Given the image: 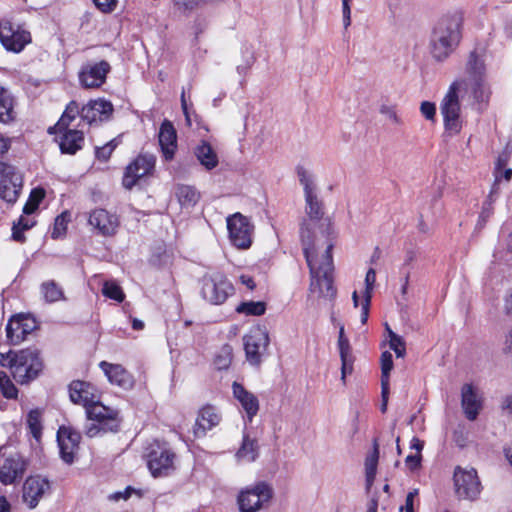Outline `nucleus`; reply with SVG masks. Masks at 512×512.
<instances>
[{
	"label": "nucleus",
	"instance_id": "obj_1",
	"mask_svg": "<svg viewBox=\"0 0 512 512\" xmlns=\"http://www.w3.org/2000/svg\"><path fill=\"white\" fill-rule=\"evenodd\" d=\"M296 171L304 190L305 212L312 222L303 223L301 227L303 251L311 275L310 290L318 292L321 297L333 299L336 296L332 258L334 230L328 219L318 225L317 232L314 230V222L321 221L323 216V205L317 195L315 177L303 166H298Z\"/></svg>",
	"mask_w": 512,
	"mask_h": 512
},
{
	"label": "nucleus",
	"instance_id": "obj_2",
	"mask_svg": "<svg viewBox=\"0 0 512 512\" xmlns=\"http://www.w3.org/2000/svg\"><path fill=\"white\" fill-rule=\"evenodd\" d=\"M485 49H473L466 60L464 75L455 79L440 103L445 133L458 135L463 128L460 94L467 95L473 108L484 112L490 102L492 89L487 78Z\"/></svg>",
	"mask_w": 512,
	"mask_h": 512
},
{
	"label": "nucleus",
	"instance_id": "obj_3",
	"mask_svg": "<svg viewBox=\"0 0 512 512\" xmlns=\"http://www.w3.org/2000/svg\"><path fill=\"white\" fill-rule=\"evenodd\" d=\"M69 397L73 403L82 405L86 410L87 419L91 422L86 426L88 437L119 430L121 419L118 410L99 402L96 389L90 383L80 380L71 382Z\"/></svg>",
	"mask_w": 512,
	"mask_h": 512
},
{
	"label": "nucleus",
	"instance_id": "obj_4",
	"mask_svg": "<svg viewBox=\"0 0 512 512\" xmlns=\"http://www.w3.org/2000/svg\"><path fill=\"white\" fill-rule=\"evenodd\" d=\"M464 16L461 11H453L438 19L430 37V52L438 62L445 61L462 39Z\"/></svg>",
	"mask_w": 512,
	"mask_h": 512
},
{
	"label": "nucleus",
	"instance_id": "obj_5",
	"mask_svg": "<svg viewBox=\"0 0 512 512\" xmlns=\"http://www.w3.org/2000/svg\"><path fill=\"white\" fill-rule=\"evenodd\" d=\"M0 365L8 367L19 384H27L36 379L43 369V361L36 348L10 350L1 354Z\"/></svg>",
	"mask_w": 512,
	"mask_h": 512
},
{
	"label": "nucleus",
	"instance_id": "obj_6",
	"mask_svg": "<svg viewBox=\"0 0 512 512\" xmlns=\"http://www.w3.org/2000/svg\"><path fill=\"white\" fill-rule=\"evenodd\" d=\"M234 292L232 283L219 271L206 273L202 278V297L211 304H223Z\"/></svg>",
	"mask_w": 512,
	"mask_h": 512
},
{
	"label": "nucleus",
	"instance_id": "obj_7",
	"mask_svg": "<svg viewBox=\"0 0 512 512\" xmlns=\"http://www.w3.org/2000/svg\"><path fill=\"white\" fill-rule=\"evenodd\" d=\"M273 497V489L266 482H258L240 491L237 503L240 512H258Z\"/></svg>",
	"mask_w": 512,
	"mask_h": 512
},
{
	"label": "nucleus",
	"instance_id": "obj_8",
	"mask_svg": "<svg viewBox=\"0 0 512 512\" xmlns=\"http://www.w3.org/2000/svg\"><path fill=\"white\" fill-rule=\"evenodd\" d=\"M9 447H0V482L11 485L20 481L26 470L24 458L17 452H8Z\"/></svg>",
	"mask_w": 512,
	"mask_h": 512
},
{
	"label": "nucleus",
	"instance_id": "obj_9",
	"mask_svg": "<svg viewBox=\"0 0 512 512\" xmlns=\"http://www.w3.org/2000/svg\"><path fill=\"white\" fill-rule=\"evenodd\" d=\"M269 334L265 328L255 327L243 337L244 350L247 361L254 366L262 362L269 346Z\"/></svg>",
	"mask_w": 512,
	"mask_h": 512
},
{
	"label": "nucleus",
	"instance_id": "obj_10",
	"mask_svg": "<svg viewBox=\"0 0 512 512\" xmlns=\"http://www.w3.org/2000/svg\"><path fill=\"white\" fill-rule=\"evenodd\" d=\"M455 492L461 499L475 500L481 492V483L474 468L457 466L453 474Z\"/></svg>",
	"mask_w": 512,
	"mask_h": 512
},
{
	"label": "nucleus",
	"instance_id": "obj_11",
	"mask_svg": "<svg viewBox=\"0 0 512 512\" xmlns=\"http://www.w3.org/2000/svg\"><path fill=\"white\" fill-rule=\"evenodd\" d=\"M227 229L231 243L238 249H248L252 244L254 226L241 213L227 218Z\"/></svg>",
	"mask_w": 512,
	"mask_h": 512
},
{
	"label": "nucleus",
	"instance_id": "obj_12",
	"mask_svg": "<svg viewBox=\"0 0 512 512\" xmlns=\"http://www.w3.org/2000/svg\"><path fill=\"white\" fill-rule=\"evenodd\" d=\"M22 175L17 169L0 161V198L7 203H15L22 189Z\"/></svg>",
	"mask_w": 512,
	"mask_h": 512
},
{
	"label": "nucleus",
	"instance_id": "obj_13",
	"mask_svg": "<svg viewBox=\"0 0 512 512\" xmlns=\"http://www.w3.org/2000/svg\"><path fill=\"white\" fill-rule=\"evenodd\" d=\"M175 454L165 446L157 445L148 453V468L154 477L171 474L174 469Z\"/></svg>",
	"mask_w": 512,
	"mask_h": 512
},
{
	"label": "nucleus",
	"instance_id": "obj_14",
	"mask_svg": "<svg viewBox=\"0 0 512 512\" xmlns=\"http://www.w3.org/2000/svg\"><path fill=\"white\" fill-rule=\"evenodd\" d=\"M0 41L7 50L20 52L31 41V35L10 21L3 20L0 22Z\"/></svg>",
	"mask_w": 512,
	"mask_h": 512
},
{
	"label": "nucleus",
	"instance_id": "obj_15",
	"mask_svg": "<svg viewBox=\"0 0 512 512\" xmlns=\"http://www.w3.org/2000/svg\"><path fill=\"white\" fill-rule=\"evenodd\" d=\"M110 70L111 66L105 60L88 62L79 71V81L85 88H98L105 82Z\"/></svg>",
	"mask_w": 512,
	"mask_h": 512
},
{
	"label": "nucleus",
	"instance_id": "obj_16",
	"mask_svg": "<svg viewBox=\"0 0 512 512\" xmlns=\"http://www.w3.org/2000/svg\"><path fill=\"white\" fill-rule=\"evenodd\" d=\"M36 328V321L32 317L19 314L12 316L6 325L7 340L12 345H18L24 341Z\"/></svg>",
	"mask_w": 512,
	"mask_h": 512
},
{
	"label": "nucleus",
	"instance_id": "obj_17",
	"mask_svg": "<svg viewBox=\"0 0 512 512\" xmlns=\"http://www.w3.org/2000/svg\"><path fill=\"white\" fill-rule=\"evenodd\" d=\"M88 223L93 230L105 237L113 236L119 227L117 215L102 208L94 209L89 213Z\"/></svg>",
	"mask_w": 512,
	"mask_h": 512
},
{
	"label": "nucleus",
	"instance_id": "obj_18",
	"mask_svg": "<svg viewBox=\"0 0 512 512\" xmlns=\"http://www.w3.org/2000/svg\"><path fill=\"white\" fill-rule=\"evenodd\" d=\"M154 165L155 157L153 155H139L127 166L123 177V186L126 189H131L140 178L153 170Z\"/></svg>",
	"mask_w": 512,
	"mask_h": 512
},
{
	"label": "nucleus",
	"instance_id": "obj_19",
	"mask_svg": "<svg viewBox=\"0 0 512 512\" xmlns=\"http://www.w3.org/2000/svg\"><path fill=\"white\" fill-rule=\"evenodd\" d=\"M81 436L71 427L61 426L57 432L60 456L64 462L71 464L79 448Z\"/></svg>",
	"mask_w": 512,
	"mask_h": 512
},
{
	"label": "nucleus",
	"instance_id": "obj_20",
	"mask_svg": "<svg viewBox=\"0 0 512 512\" xmlns=\"http://www.w3.org/2000/svg\"><path fill=\"white\" fill-rule=\"evenodd\" d=\"M49 482L39 476H31L23 484V502L30 509L35 508L45 493L49 490Z\"/></svg>",
	"mask_w": 512,
	"mask_h": 512
},
{
	"label": "nucleus",
	"instance_id": "obj_21",
	"mask_svg": "<svg viewBox=\"0 0 512 512\" xmlns=\"http://www.w3.org/2000/svg\"><path fill=\"white\" fill-rule=\"evenodd\" d=\"M113 113V105L104 99L92 100L81 108V119L88 124L107 121Z\"/></svg>",
	"mask_w": 512,
	"mask_h": 512
},
{
	"label": "nucleus",
	"instance_id": "obj_22",
	"mask_svg": "<svg viewBox=\"0 0 512 512\" xmlns=\"http://www.w3.org/2000/svg\"><path fill=\"white\" fill-rule=\"evenodd\" d=\"M221 422V415L217 408L212 405L202 407L197 415L195 425L193 427V434L196 438H201L206 433L218 426Z\"/></svg>",
	"mask_w": 512,
	"mask_h": 512
},
{
	"label": "nucleus",
	"instance_id": "obj_23",
	"mask_svg": "<svg viewBox=\"0 0 512 512\" xmlns=\"http://www.w3.org/2000/svg\"><path fill=\"white\" fill-rule=\"evenodd\" d=\"M99 366L111 384L117 385L125 390L133 387V376L122 365L102 361Z\"/></svg>",
	"mask_w": 512,
	"mask_h": 512
},
{
	"label": "nucleus",
	"instance_id": "obj_24",
	"mask_svg": "<svg viewBox=\"0 0 512 512\" xmlns=\"http://www.w3.org/2000/svg\"><path fill=\"white\" fill-rule=\"evenodd\" d=\"M461 405L467 419L473 421L477 418L481 407V398L471 384H464L461 389Z\"/></svg>",
	"mask_w": 512,
	"mask_h": 512
},
{
	"label": "nucleus",
	"instance_id": "obj_25",
	"mask_svg": "<svg viewBox=\"0 0 512 512\" xmlns=\"http://www.w3.org/2000/svg\"><path fill=\"white\" fill-rule=\"evenodd\" d=\"M159 145L166 160L174 157L177 148V134L173 124L164 120L159 130Z\"/></svg>",
	"mask_w": 512,
	"mask_h": 512
},
{
	"label": "nucleus",
	"instance_id": "obj_26",
	"mask_svg": "<svg viewBox=\"0 0 512 512\" xmlns=\"http://www.w3.org/2000/svg\"><path fill=\"white\" fill-rule=\"evenodd\" d=\"M233 395L241 404L242 409L246 413L248 421H252L253 417L258 413L259 401L257 397L247 391L241 384L234 382L232 385Z\"/></svg>",
	"mask_w": 512,
	"mask_h": 512
},
{
	"label": "nucleus",
	"instance_id": "obj_27",
	"mask_svg": "<svg viewBox=\"0 0 512 512\" xmlns=\"http://www.w3.org/2000/svg\"><path fill=\"white\" fill-rule=\"evenodd\" d=\"M59 141L60 150L62 153L75 154L82 148L84 142L83 132L76 129H68L63 132Z\"/></svg>",
	"mask_w": 512,
	"mask_h": 512
},
{
	"label": "nucleus",
	"instance_id": "obj_28",
	"mask_svg": "<svg viewBox=\"0 0 512 512\" xmlns=\"http://www.w3.org/2000/svg\"><path fill=\"white\" fill-rule=\"evenodd\" d=\"M77 116L81 117V110L79 109V105L77 104V102L71 101L66 106L65 111L63 112L61 118L56 123V125L48 129V133L53 134L56 132H63L65 130H68L70 124L77 118Z\"/></svg>",
	"mask_w": 512,
	"mask_h": 512
},
{
	"label": "nucleus",
	"instance_id": "obj_29",
	"mask_svg": "<svg viewBox=\"0 0 512 512\" xmlns=\"http://www.w3.org/2000/svg\"><path fill=\"white\" fill-rule=\"evenodd\" d=\"M195 156L197 157L200 164L207 170L214 169L218 163V156L212 146L203 141L195 148Z\"/></svg>",
	"mask_w": 512,
	"mask_h": 512
},
{
	"label": "nucleus",
	"instance_id": "obj_30",
	"mask_svg": "<svg viewBox=\"0 0 512 512\" xmlns=\"http://www.w3.org/2000/svg\"><path fill=\"white\" fill-rule=\"evenodd\" d=\"M235 456L239 462H254L258 457V445L256 440L251 439L248 435H244L242 444Z\"/></svg>",
	"mask_w": 512,
	"mask_h": 512
},
{
	"label": "nucleus",
	"instance_id": "obj_31",
	"mask_svg": "<svg viewBox=\"0 0 512 512\" xmlns=\"http://www.w3.org/2000/svg\"><path fill=\"white\" fill-rule=\"evenodd\" d=\"M175 194L178 202L183 208L195 206L200 199V193L195 187L190 185H178Z\"/></svg>",
	"mask_w": 512,
	"mask_h": 512
},
{
	"label": "nucleus",
	"instance_id": "obj_32",
	"mask_svg": "<svg viewBox=\"0 0 512 512\" xmlns=\"http://www.w3.org/2000/svg\"><path fill=\"white\" fill-rule=\"evenodd\" d=\"M13 120V98L7 89L0 86V122L8 124Z\"/></svg>",
	"mask_w": 512,
	"mask_h": 512
},
{
	"label": "nucleus",
	"instance_id": "obj_33",
	"mask_svg": "<svg viewBox=\"0 0 512 512\" xmlns=\"http://www.w3.org/2000/svg\"><path fill=\"white\" fill-rule=\"evenodd\" d=\"M379 458V444L377 440L375 439L373 441V451L370 455L367 456L365 460V470H366V480L368 487L371 486L372 482L374 481L376 470H377V463Z\"/></svg>",
	"mask_w": 512,
	"mask_h": 512
},
{
	"label": "nucleus",
	"instance_id": "obj_34",
	"mask_svg": "<svg viewBox=\"0 0 512 512\" xmlns=\"http://www.w3.org/2000/svg\"><path fill=\"white\" fill-rule=\"evenodd\" d=\"M235 311L246 316H261L266 311V303L263 301L241 302L237 305Z\"/></svg>",
	"mask_w": 512,
	"mask_h": 512
},
{
	"label": "nucleus",
	"instance_id": "obj_35",
	"mask_svg": "<svg viewBox=\"0 0 512 512\" xmlns=\"http://www.w3.org/2000/svg\"><path fill=\"white\" fill-rule=\"evenodd\" d=\"M41 291L47 302H56L63 298L62 289L54 281L44 282Z\"/></svg>",
	"mask_w": 512,
	"mask_h": 512
},
{
	"label": "nucleus",
	"instance_id": "obj_36",
	"mask_svg": "<svg viewBox=\"0 0 512 512\" xmlns=\"http://www.w3.org/2000/svg\"><path fill=\"white\" fill-rule=\"evenodd\" d=\"M45 197V191L42 188H35L31 191L30 196L23 207V212L26 215H30L36 211L40 202Z\"/></svg>",
	"mask_w": 512,
	"mask_h": 512
},
{
	"label": "nucleus",
	"instance_id": "obj_37",
	"mask_svg": "<svg viewBox=\"0 0 512 512\" xmlns=\"http://www.w3.org/2000/svg\"><path fill=\"white\" fill-rule=\"evenodd\" d=\"M232 362V348L225 345L221 348L220 352L215 356L214 365L218 370L227 369Z\"/></svg>",
	"mask_w": 512,
	"mask_h": 512
},
{
	"label": "nucleus",
	"instance_id": "obj_38",
	"mask_svg": "<svg viewBox=\"0 0 512 512\" xmlns=\"http://www.w3.org/2000/svg\"><path fill=\"white\" fill-rule=\"evenodd\" d=\"M102 293L105 297L122 302L125 294L121 287L113 281H106L103 284Z\"/></svg>",
	"mask_w": 512,
	"mask_h": 512
},
{
	"label": "nucleus",
	"instance_id": "obj_39",
	"mask_svg": "<svg viewBox=\"0 0 512 512\" xmlns=\"http://www.w3.org/2000/svg\"><path fill=\"white\" fill-rule=\"evenodd\" d=\"M0 391L8 399L16 398L18 393L17 388L4 371H0Z\"/></svg>",
	"mask_w": 512,
	"mask_h": 512
},
{
	"label": "nucleus",
	"instance_id": "obj_40",
	"mask_svg": "<svg viewBox=\"0 0 512 512\" xmlns=\"http://www.w3.org/2000/svg\"><path fill=\"white\" fill-rule=\"evenodd\" d=\"M393 369V358L389 351H385L381 355V386L389 384V375Z\"/></svg>",
	"mask_w": 512,
	"mask_h": 512
},
{
	"label": "nucleus",
	"instance_id": "obj_41",
	"mask_svg": "<svg viewBox=\"0 0 512 512\" xmlns=\"http://www.w3.org/2000/svg\"><path fill=\"white\" fill-rule=\"evenodd\" d=\"M207 0H172L176 11L186 14L203 5Z\"/></svg>",
	"mask_w": 512,
	"mask_h": 512
},
{
	"label": "nucleus",
	"instance_id": "obj_42",
	"mask_svg": "<svg viewBox=\"0 0 512 512\" xmlns=\"http://www.w3.org/2000/svg\"><path fill=\"white\" fill-rule=\"evenodd\" d=\"M497 191V184L494 183L490 194L488 195L487 199L484 201L482 205V211L480 213V220L483 222H486L487 219L492 215L493 213V203L495 202V194Z\"/></svg>",
	"mask_w": 512,
	"mask_h": 512
},
{
	"label": "nucleus",
	"instance_id": "obj_43",
	"mask_svg": "<svg viewBox=\"0 0 512 512\" xmlns=\"http://www.w3.org/2000/svg\"><path fill=\"white\" fill-rule=\"evenodd\" d=\"M41 413L39 410H31L27 416V424L32 435L38 439L41 434Z\"/></svg>",
	"mask_w": 512,
	"mask_h": 512
},
{
	"label": "nucleus",
	"instance_id": "obj_44",
	"mask_svg": "<svg viewBox=\"0 0 512 512\" xmlns=\"http://www.w3.org/2000/svg\"><path fill=\"white\" fill-rule=\"evenodd\" d=\"M33 226V223L30 222L28 219H25L24 217H21L19 219V222L17 224L13 225L12 228V238L17 242H24L25 236L23 234V231L28 230Z\"/></svg>",
	"mask_w": 512,
	"mask_h": 512
},
{
	"label": "nucleus",
	"instance_id": "obj_45",
	"mask_svg": "<svg viewBox=\"0 0 512 512\" xmlns=\"http://www.w3.org/2000/svg\"><path fill=\"white\" fill-rule=\"evenodd\" d=\"M379 113L395 125H401L403 122L401 117L397 114L396 107L394 105L385 103L381 104L379 107Z\"/></svg>",
	"mask_w": 512,
	"mask_h": 512
},
{
	"label": "nucleus",
	"instance_id": "obj_46",
	"mask_svg": "<svg viewBox=\"0 0 512 512\" xmlns=\"http://www.w3.org/2000/svg\"><path fill=\"white\" fill-rule=\"evenodd\" d=\"M338 349L340 356L352 355L349 339L345 336L344 325L339 326Z\"/></svg>",
	"mask_w": 512,
	"mask_h": 512
},
{
	"label": "nucleus",
	"instance_id": "obj_47",
	"mask_svg": "<svg viewBox=\"0 0 512 512\" xmlns=\"http://www.w3.org/2000/svg\"><path fill=\"white\" fill-rule=\"evenodd\" d=\"M118 144H119V141L117 138H115V139L109 141L108 143H106L104 146L97 147L96 148V157L99 160H103V161L108 160L110 155L112 154V152L114 151V149L117 147Z\"/></svg>",
	"mask_w": 512,
	"mask_h": 512
},
{
	"label": "nucleus",
	"instance_id": "obj_48",
	"mask_svg": "<svg viewBox=\"0 0 512 512\" xmlns=\"http://www.w3.org/2000/svg\"><path fill=\"white\" fill-rule=\"evenodd\" d=\"M67 214L62 213L61 215L57 216L54 223V228L52 231V237L53 238H59L61 237L67 228Z\"/></svg>",
	"mask_w": 512,
	"mask_h": 512
},
{
	"label": "nucleus",
	"instance_id": "obj_49",
	"mask_svg": "<svg viewBox=\"0 0 512 512\" xmlns=\"http://www.w3.org/2000/svg\"><path fill=\"white\" fill-rule=\"evenodd\" d=\"M376 282V271L373 268H370L365 276V291L364 298L371 299L372 291L374 289V285Z\"/></svg>",
	"mask_w": 512,
	"mask_h": 512
},
{
	"label": "nucleus",
	"instance_id": "obj_50",
	"mask_svg": "<svg viewBox=\"0 0 512 512\" xmlns=\"http://www.w3.org/2000/svg\"><path fill=\"white\" fill-rule=\"evenodd\" d=\"M341 358V379L345 381V377L348 374H351L353 371V361L354 358L352 355L340 356Z\"/></svg>",
	"mask_w": 512,
	"mask_h": 512
},
{
	"label": "nucleus",
	"instance_id": "obj_51",
	"mask_svg": "<svg viewBox=\"0 0 512 512\" xmlns=\"http://www.w3.org/2000/svg\"><path fill=\"white\" fill-rule=\"evenodd\" d=\"M390 348L395 352L397 357H404L406 353L405 341L401 336L389 340Z\"/></svg>",
	"mask_w": 512,
	"mask_h": 512
},
{
	"label": "nucleus",
	"instance_id": "obj_52",
	"mask_svg": "<svg viewBox=\"0 0 512 512\" xmlns=\"http://www.w3.org/2000/svg\"><path fill=\"white\" fill-rule=\"evenodd\" d=\"M420 111L422 115L429 121L435 120L436 115V106L434 103L429 101H424L420 105Z\"/></svg>",
	"mask_w": 512,
	"mask_h": 512
},
{
	"label": "nucleus",
	"instance_id": "obj_53",
	"mask_svg": "<svg viewBox=\"0 0 512 512\" xmlns=\"http://www.w3.org/2000/svg\"><path fill=\"white\" fill-rule=\"evenodd\" d=\"M510 155H511V152L506 149L505 151H503V153H501L498 156L497 161H496V166H495V178H496V181L499 180V172L508 163ZM495 183L497 184V182H495Z\"/></svg>",
	"mask_w": 512,
	"mask_h": 512
},
{
	"label": "nucleus",
	"instance_id": "obj_54",
	"mask_svg": "<svg viewBox=\"0 0 512 512\" xmlns=\"http://www.w3.org/2000/svg\"><path fill=\"white\" fill-rule=\"evenodd\" d=\"M422 455L419 453L410 454L405 458V464L411 471H415L421 466Z\"/></svg>",
	"mask_w": 512,
	"mask_h": 512
},
{
	"label": "nucleus",
	"instance_id": "obj_55",
	"mask_svg": "<svg viewBox=\"0 0 512 512\" xmlns=\"http://www.w3.org/2000/svg\"><path fill=\"white\" fill-rule=\"evenodd\" d=\"M351 0H342L343 26L347 29L351 24Z\"/></svg>",
	"mask_w": 512,
	"mask_h": 512
},
{
	"label": "nucleus",
	"instance_id": "obj_56",
	"mask_svg": "<svg viewBox=\"0 0 512 512\" xmlns=\"http://www.w3.org/2000/svg\"><path fill=\"white\" fill-rule=\"evenodd\" d=\"M96 7L102 12H111L117 4V0H93Z\"/></svg>",
	"mask_w": 512,
	"mask_h": 512
},
{
	"label": "nucleus",
	"instance_id": "obj_57",
	"mask_svg": "<svg viewBox=\"0 0 512 512\" xmlns=\"http://www.w3.org/2000/svg\"><path fill=\"white\" fill-rule=\"evenodd\" d=\"M502 349L504 354L512 358V327L508 329L504 336Z\"/></svg>",
	"mask_w": 512,
	"mask_h": 512
},
{
	"label": "nucleus",
	"instance_id": "obj_58",
	"mask_svg": "<svg viewBox=\"0 0 512 512\" xmlns=\"http://www.w3.org/2000/svg\"><path fill=\"white\" fill-rule=\"evenodd\" d=\"M418 495V489H413L410 491L405 500V507L401 508V510H405V512H414L413 503L415 497Z\"/></svg>",
	"mask_w": 512,
	"mask_h": 512
},
{
	"label": "nucleus",
	"instance_id": "obj_59",
	"mask_svg": "<svg viewBox=\"0 0 512 512\" xmlns=\"http://www.w3.org/2000/svg\"><path fill=\"white\" fill-rule=\"evenodd\" d=\"M132 491H133V489L131 487H127L124 491H119V492H115V493L111 494L109 496V499L114 500V501H118L120 499L127 500L131 496Z\"/></svg>",
	"mask_w": 512,
	"mask_h": 512
},
{
	"label": "nucleus",
	"instance_id": "obj_60",
	"mask_svg": "<svg viewBox=\"0 0 512 512\" xmlns=\"http://www.w3.org/2000/svg\"><path fill=\"white\" fill-rule=\"evenodd\" d=\"M12 139L0 134V156L4 155L11 148Z\"/></svg>",
	"mask_w": 512,
	"mask_h": 512
},
{
	"label": "nucleus",
	"instance_id": "obj_61",
	"mask_svg": "<svg viewBox=\"0 0 512 512\" xmlns=\"http://www.w3.org/2000/svg\"><path fill=\"white\" fill-rule=\"evenodd\" d=\"M371 299L364 298V301L361 305V322L365 324L368 320L369 316V308H370Z\"/></svg>",
	"mask_w": 512,
	"mask_h": 512
},
{
	"label": "nucleus",
	"instance_id": "obj_62",
	"mask_svg": "<svg viewBox=\"0 0 512 512\" xmlns=\"http://www.w3.org/2000/svg\"><path fill=\"white\" fill-rule=\"evenodd\" d=\"M504 312L505 314L512 316V288L507 293L504 300Z\"/></svg>",
	"mask_w": 512,
	"mask_h": 512
},
{
	"label": "nucleus",
	"instance_id": "obj_63",
	"mask_svg": "<svg viewBox=\"0 0 512 512\" xmlns=\"http://www.w3.org/2000/svg\"><path fill=\"white\" fill-rule=\"evenodd\" d=\"M424 447V442L417 437H413L410 442V448L414 449L416 453L421 454Z\"/></svg>",
	"mask_w": 512,
	"mask_h": 512
},
{
	"label": "nucleus",
	"instance_id": "obj_64",
	"mask_svg": "<svg viewBox=\"0 0 512 512\" xmlns=\"http://www.w3.org/2000/svg\"><path fill=\"white\" fill-rule=\"evenodd\" d=\"M240 282L245 285L248 289L253 290L255 288V282L249 275H241L239 277Z\"/></svg>",
	"mask_w": 512,
	"mask_h": 512
}]
</instances>
